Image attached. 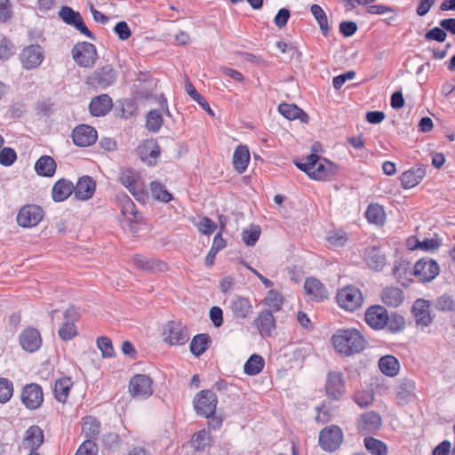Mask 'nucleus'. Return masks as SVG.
Returning <instances> with one entry per match:
<instances>
[{
	"label": "nucleus",
	"mask_w": 455,
	"mask_h": 455,
	"mask_svg": "<svg viewBox=\"0 0 455 455\" xmlns=\"http://www.w3.org/2000/svg\"><path fill=\"white\" fill-rule=\"evenodd\" d=\"M331 339L337 351L345 355L360 353L366 343L360 331L353 328L338 330Z\"/></svg>",
	"instance_id": "1"
},
{
	"label": "nucleus",
	"mask_w": 455,
	"mask_h": 455,
	"mask_svg": "<svg viewBox=\"0 0 455 455\" xmlns=\"http://www.w3.org/2000/svg\"><path fill=\"white\" fill-rule=\"evenodd\" d=\"M295 164L311 179L316 180L328 179L335 175L338 171L337 165L325 158H321L315 153L307 156L305 163L296 162Z\"/></svg>",
	"instance_id": "2"
},
{
	"label": "nucleus",
	"mask_w": 455,
	"mask_h": 455,
	"mask_svg": "<svg viewBox=\"0 0 455 455\" xmlns=\"http://www.w3.org/2000/svg\"><path fill=\"white\" fill-rule=\"evenodd\" d=\"M343 442V433L339 427L331 425L325 427L319 433V446L327 452L335 451Z\"/></svg>",
	"instance_id": "3"
},
{
	"label": "nucleus",
	"mask_w": 455,
	"mask_h": 455,
	"mask_svg": "<svg viewBox=\"0 0 455 455\" xmlns=\"http://www.w3.org/2000/svg\"><path fill=\"white\" fill-rule=\"evenodd\" d=\"M193 403L198 415L210 419L215 414L218 398L211 390H201L194 398Z\"/></svg>",
	"instance_id": "4"
},
{
	"label": "nucleus",
	"mask_w": 455,
	"mask_h": 455,
	"mask_svg": "<svg viewBox=\"0 0 455 455\" xmlns=\"http://www.w3.org/2000/svg\"><path fill=\"white\" fill-rule=\"evenodd\" d=\"M72 57L79 67L92 68L98 59V54L94 44L80 42L73 47Z\"/></svg>",
	"instance_id": "5"
},
{
	"label": "nucleus",
	"mask_w": 455,
	"mask_h": 455,
	"mask_svg": "<svg viewBox=\"0 0 455 455\" xmlns=\"http://www.w3.org/2000/svg\"><path fill=\"white\" fill-rule=\"evenodd\" d=\"M163 337L165 343L171 346H180L189 339L188 328L180 322H168L163 330Z\"/></svg>",
	"instance_id": "6"
},
{
	"label": "nucleus",
	"mask_w": 455,
	"mask_h": 455,
	"mask_svg": "<svg viewBox=\"0 0 455 455\" xmlns=\"http://www.w3.org/2000/svg\"><path fill=\"white\" fill-rule=\"evenodd\" d=\"M337 301L344 309L354 311L362 306L363 299L358 288L347 286L338 291Z\"/></svg>",
	"instance_id": "7"
},
{
	"label": "nucleus",
	"mask_w": 455,
	"mask_h": 455,
	"mask_svg": "<svg viewBox=\"0 0 455 455\" xmlns=\"http://www.w3.org/2000/svg\"><path fill=\"white\" fill-rule=\"evenodd\" d=\"M44 215L41 206L27 204L22 206L17 214V223L22 228H33L39 224Z\"/></svg>",
	"instance_id": "8"
},
{
	"label": "nucleus",
	"mask_w": 455,
	"mask_h": 455,
	"mask_svg": "<svg viewBox=\"0 0 455 455\" xmlns=\"http://www.w3.org/2000/svg\"><path fill=\"white\" fill-rule=\"evenodd\" d=\"M59 17L68 25L76 28L81 34L86 36L92 40H95V36L85 26L81 14L74 11L69 6H62L59 12Z\"/></svg>",
	"instance_id": "9"
},
{
	"label": "nucleus",
	"mask_w": 455,
	"mask_h": 455,
	"mask_svg": "<svg viewBox=\"0 0 455 455\" xmlns=\"http://www.w3.org/2000/svg\"><path fill=\"white\" fill-rule=\"evenodd\" d=\"M44 59V51L38 44H31L25 47L20 54L21 65L27 70H31L39 67Z\"/></svg>",
	"instance_id": "10"
},
{
	"label": "nucleus",
	"mask_w": 455,
	"mask_h": 455,
	"mask_svg": "<svg viewBox=\"0 0 455 455\" xmlns=\"http://www.w3.org/2000/svg\"><path fill=\"white\" fill-rule=\"evenodd\" d=\"M153 380L145 374H137L133 376L129 383V391L133 397L145 399L153 393Z\"/></svg>",
	"instance_id": "11"
},
{
	"label": "nucleus",
	"mask_w": 455,
	"mask_h": 455,
	"mask_svg": "<svg viewBox=\"0 0 455 455\" xmlns=\"http://www.w3.org/2000/svg\"><path fill=\"white\" fill-rule=\"evenodd\" d=\"M439 272V265L433 259H421L413 267V275L423 283L431 282Z\"/></svg>",
	"instance_id": "12"
},
{
	"label": "nucleus",
	"mask_w": 455,
	"mask_h": 455,
	"mask_svg": "<svg viewBox=\"0 0 455 455\" xmlns=\"http://www.w3.org/2000/svg\"><path fill=\"white\" fill-rule=\"evenodd\" d=\"M91 84L101 89H106L114 84L117 79V71L112 65H105L98 68L90 77Z\"/></svg>",
	"instance_id": "13"
},
{
	"label": "nucleus",
	"mask_w": 455,
	"mask_h": 455,
	"mask_svg": "<svg viewBox=\"0 0 455 455\" xmlns=\"http://www.w3.org/2000/svg\"><path fill=\"white\" fill-rule=\"evenodd\" d=\"M20 398L28 409H37L44 400L42 387L36 383L28 384L22 388Z\"/></svg>",
	"instance_id": "14"
},
{
	"label": "nucleus",
	"mask_w": 455,
	"mask_h": 455,
	"mask_svg": "<svg viewBox=\"0 0 455 455\" xmlns=\"http://www.w3.org/2000/svg\"><path fill=\"white\" fill-rule=\"evenodd\" d=\"M326 395L330 399L339 400L345 394V383L340 372L331 371L325 383Z\"/></svg>",
	"instance_id": "15"
},
{
	"label": "nucleus",
	"mask_w": 455,
	"mask_h": 455,
	"mask_svg": "<svg viewBox=\"0 0 455 455\" xmlns=\"http://www.w3.org/2000/svg\"><path fill=\"white\" fill-rule=\"evenodd\" d=\"M364 319L371 328L382 330L388 320V313L383 306H371L365 312Z\"/></svg>",
	"instance_id": "16"
},
{
	"label": "nucleus",
	"mask_w": 455,
	"mask_h": 455,
	"mask_svg": "<svg viewBox=\"0 0 455 455\" xmlns=\"http://www.w3.org/2000/svg\"><path fill=\"white\" fill-rule=\"evenodd\" d=\"M160 152V146L154 139L145 140L137 148L138 156L148 165L156 164Z\"/></svg>",
	"instance_id": "17"
},
{
	"label": "nucleus",
	"mask_w": 455,
	"mask_h": 455,
	"mask_svg": "<svg viewBox=\"0 0 455 455\" xmlns=\"http://www.w3.org/2000/svg\"><path fill=\"white\" fill-rule=\"evenodd\" d=\"M74 144L78 147H88L97 140V131L87 124H80L72 132Z\"/></svg>",
	"instance_id": "18"
},
{
	"label": "nucleus",
	"mask_w": 455,
	"mask_h": 455,
	"mask_svg": "<svg viewBox=\"0 0 455 455\" xmlns=\"http://www.w3.org/2000/svg\"><path fill=\"white\" fill-rule=\"evenodd\" d=\"M20 343L22 348L28 352L37 351L42 345L41 334L36 328L28 327L20 334Z\"/></svg>",
	"instance_id": "19"
},
{
	"label": "nucleus",
	"mask_w": 455,
	"mask_h": 455,
	"mask_svg": "<svg viewBox=\"0 0 455 455\" xmlns=\"http://www.w3.org/2000/svg\"><path fill=\"white\" fill-rule=\"evenodd\" d=\"M426 176V167L422 164H417L405 171L400 176V181L403 188L409 189L416 187Z\"/></svg>",
	"instance_id": "20"
},
{
	"label": "nucleus",
	"mask_w": 455,
	"mask_h": 455,
	"mask_svg": "<svg viewBox=\"0 0 455 455\" xmlns=\"http://www.w3.org/2000/svg\"><path fill=\"white\" fill-rule=\"evenodd\" d=\"M429 307L430 304L427 299H418L414 301L411 312L418 325L427 327L432 323L433 318L430 315Z\"/></svg>",
	"instance_id": "21"
},
{
	"label": "nucleus",
	"mask_w": 455,
	"mask_h": 455,
	"mask_svg": "<svg viewBox=\"0 0 455 455\" xmlns=\"http://www.w3.org/2000/svg\"><path fill=\"white\" fill-rule=\"evenodd\" d=\"M381 425L382 419L380 415L374 411L363 413L358 420L359 432L364 435L379 429Z\"/></svg>",
	"instance_id": "22"
},
{
	"label": "nucleus",
	"mask_w": 455,
	"mask_h": 455,
	"mask_svg": "<svg viewBox=\"0 0 455 455\" xmlns=\"http://www.w3.org/2000/svg\"><path fill=\"white\" fill-rule=\"evenodd\" d=\"M132 260L138 269L145 272L156 273L167 270L166 263L156 259L147 258L143 255H136L133 257Z\"/></svg>",
	"instance_id": "23"
},
{
	"label": "nucleus",
	"mask_w": 455,
	"mask_h": 455,
	"mask_svg": "<svg viewBox=\"0 0 455 455\" xmlns=\"http://www.w3.org/2000/svg\"><path fill=\"white\" fill-rule=\"evenodd\" d=\"M113 101L108 94H100L92 99L89 110L93 116H104L112 108Z\"/></svg>",
	"instance_id": "24"
},
{
	"label": "nucleus",
	"mask_w": 455,
	"mask_h": 455,
	"mask_svg": "<svg viewBox=\"0 0 455 455\" xmlns=\"http://www.w3.org/2000/svg\"><path fill=\"white\" fill-rule=\"evenodd\" d=\"M96 183L90 176L81 177L74 187L75 197L79 200L90 199L95 191Z\"/></svg>",
	"instance_id": "25"
},
{
	"label": "nucleus",
	"mask_w": 455,
	"mask_h": 455,
	"mask_svg": "<svg viewBox=\"0 0 455 455\" xmlns=\"http://www.w3.org/2000/svg\"><path fill=\"white\" fill-rule=\"evenodd\" d=\"M279 113L288 120L299 119L301 123L307 124L308 115L295 104L281 103L278 106Z\"/></svg>",
	"instance_id": "26"
},
{
	"label": "nucleus",
	"mask_w": 455,
	"mask_h": 455,
	"mask_svg": "<svg viewBox=\"0 0 455 455\" xmlns=\"http://www.w3.org/2000/svg\"><path fill=\"white\" fill-rule=\"evenodd\" d=\"M255 325L263 335L270 336L275 328V320L270 310H264L255 319Z\"/></svg>",
	"instance_id": "27"
},
{
	"label": "nucleus",
	"mask_w": 455,
	"mask_h": 455,
	"mask_svg": "<svg viewBox=\"0 0 455 455\" xmlns=\"http://www.w3.org/2000/svg\"><path fill=\"white\" fill-rule=\"evenodd\" d=\"M44 443V433L38 426L28 427L25 433L24 445L31 451L37 450Z\"/></svg>",
	"instance_id": "28"
},
{
	"label": "nucleus",
	"mask_w": 455,
	"mask_h": 455,
	"mask_svg": "<svg viewBox=\"0 0 455 455\" xmlns=\"http://www.w3.org/2000/svg\"><path fill=\"white\" fill-rule=\"evenodd\" d=\"M304 289L307 294L313 296V298L319 301L328 296V291L324 285L316 278L308 277L304 283Z\"/></svg>",
	"instance_id": "29"
},
{
	"label": "nucleus",
	"mask_w": 455,
	"mask_h": 455,
	"mask_svg": "<svg viewBox=\"0 0 455 455\" xmlns=\"http://www.w3.org/2000/svg\"><path fill=\"white\" fill-rule=\"evenodd\" d=\"M250 162L249 148L245 145H239L233 155V165L238 173H243L246 171Z\"/></svg>",
	"instance_id": "30"
},
{
	"label": "nucleus",
	"mask_w": 455,
	"mask_h": 455,
	"mask_svg": "<svg viewBox=\"0 0 455 455\" xmlns=\"http://www.w3.org/2000/svg\"><path fill=\"white\" fill-rule=\"evenodd\" d=\"M74 192V185L68 180L60 179L52 187V195L55 202L66 200Z\"/></svg>",
	"instance_id": "31"
},
{
	"label": "nucleus",
	"mask_w": 455,
	"mask_h": 455,
	"mask_svg": "<svg viewBox=\"0 0 455 455\" xmlns=\"http://www.w3.org/2000/svg\"><path fill=\"white\" fill-rule=\"evenodd\" d=\"M403 299V291L398 287L387 286L381 292V299L388 307H398Z\"/></svg>",
	"instance_id": "32"
},
{
	"label": "nucleus",
	"mask_w": 455,
	"mask_h": 455,
	"mask_svg": "<svg viewBox=\"0 0 455 455\" xmlns=\"http://www.w3.org/2000/svg\"><path fill=\"white\" fill-rule=\"evenodd\" d=\"M230 308L236 318H247L252 313L250 300L244 297H237L231 301Z\"/></svg>",
	"instance_id": "33"
},
{
	"label": "nucleus",
	"mask_w": 455,
	"mask_h": 455,
	"mask_svg": "<svg viewBox=\"0 0 455 455\" xmlns=\"http://www.w3.org/2000/svg\"><path fill=\"white\" fill-rule=\"evenodd\" d=\"M56 167L54 159L49 156H42L35 164L36 173L42 177H52Z\"/></svg>",
	"instance_id": "34"
},
{
	"label": "nucleus",
	"mask_w": 455,
	"mask_h": 455,
	"mask_svg": "<svg viewBox=\"0 0 455 455\" xmlns=\"http://www.w3.org/2000/svg\"><path fill=\"white\" fill-rule=\"evenodd\" d=\"M379 368L385 375L394 377L399 372L400 363L395 356L387 355L380 357Z\"/></svg>",
	"instance_id": "35"
},
{
	"label": "nucleus",
	"mask_w": 455,
	"mask_h": 455,
	"mask_svg": "<svg viewBox=\"0 0 455 455\" xmlns=\"http://www.w3.org/2000/svg\"><path fill=\"white\" fill-rule=\"evenodd\" d=\"M365 261L370 268L379 271L386 264V257L379 249L372 247L367 250Z\"/></svg>",
	"instance_id": "36"
},
{
	"label": "nucleus",
	"mask_w": 455,
	"mask_h": 455,
	"mask_svg": "<svg viewBox=\"0 0 455 455\" xmlns=\"http://www.w3.org/2000/svg\"><path fill=\"white\" fill-rule=\"evenodd\" d=\"M211 343V339L208 334L201 333L194 336L190 343V352L195 356H200L203 355L209 347V344Z\"/></svg>",
	"instance_id": "37"
},
{
	"label": "nucleus",
	"mask_w": 455,
	"mask_h": 455,
	"mask_svg": "<svg viewBox=\"0 0 455 455\" xmlns=\"http://www.w3.org/2000/svg\"><path fill=\"white\" fill-rule=\"evenodd\" d=\"M72 385L70 378H62L55 381L53 392L58 402L65 403L67 401Z\"/></svg>",
	"instance_id": "38"
},
{
	"label": "nucleus",
	"mask_w": 455,
	"mask_h": 455,
	"mask_svg": "<svg viewBox=\"0 0 455 455\" xmlns=\"http://www.w3.org/2000/svg\"><path fill=\"white\" fill-rule=\"evenodd\" d=\"M265 365L263 357L259 355L253 354L246 361L243 366V371L249 376H254L259 373Z\"/></svg>",
	"instance_id": "39"
},
{
	"label": "nucleus",
	"mask_w": 455,
	"mask_h": 455,
	"mask_svg": "<svg viewBox=\"0 0 455 455\" xmlns=\"http://www.w3.org/2000/svg\"><path fill=\"white\" fill-rule=\"evenodd\" d=\"M310 12L317 21L322 34L324 36H327L329 35L330 28L328 25L327 15L325 14L323 8L320 5L314 4L310 7Z\"/></svg>",
	"instance_id": "40"
},
{
	"label": "nucleus",
	"mask_w": 455,
	"mask_h": 455,
	"mask_svg": "<svg viewBox=\"0 0 455 455\" xmlns=\"http://www.w3.org/2000/svg\"><path fill=\"white\" fill-rule=\"evenodd\" d=\"M363 443L371 455H387V446L384 442L369 436L364 438Z\"/></svg>",
	"instance_id": "41"
},
{
	"label": "nucleus",
	"mask_w": 455,
	"mask_h": 455,
	"mask_svg": "<svg viewBox=\"0 0 455 455\" xmlns=\"http://www.w3.org/2000/svg\"><path fill=\"white\" fill-rule=\"evenodd\" d=\"M365 216L369 222L376 225H382L386 218L384 209L377 204H371L368 206Z\"/></svg>",
	"instance_id": "42"
},
{
	"label": "nucleus",
	"mask_w": 455,
	"mask_h": 455,
	"mask_svg": "<svg viewBox=\"0 0 455 455\" xmlns=\"http://www.w3.org/2000/svg\"><path fill=\"white\" fill-rule=\"evenodd\" d=\"M193 447L196 451H204L212 443V435L209 431L203 429L194 434L191 440Z\"/></svg>",
	"instance_id": "43"
},
{
	"label": "nucleus",
	"mask_w": 455,
	"mask_h": 455,
	"mask_svg": "<svg viewBox=\"0 0 455 455\" xmlns=\"http://www.w3.org/2000/svg\"><path fill=\"white\" fill-rule=\"evenodd\" d=\"M100 422L92 418V417H87L84 419V422L82 426V433L84 435L85 437L88 439H92L96 437L100 434Z\"/></svg>",
	"instance_id": "44"
},
{
	"label": "nucleus",
	"mask_w": 455,
	"mask_h": 455,
	"mask_svg": "<svg viewBox=\"0 0 455 455\" xmlns=\"http://www.w3.org/2000/svg\"><path fill=\"white\" fill-rule=\"evenodd\" d=\"M152 196L158 201L168 203L172 199V194L166 190L164 185L158 181H152L150 184Z\"/></svg>",
	"instance_id": "45"
},
{
	"label": "nucleus",
	"mask_w": 455,
	"mask_h": 455,
	"mask_svg": "<svg viewBox=\"0 0 455 455\" xmlns=\"http://www.w3.org/2000/svg\"><path fill=\"white\" fill-rule=\"evenodd\" d=\"M385 327L391 333L399 332L405 327L404 317L397 313H392L388 315V320Z\"/></svg>",
	"instance_id": "46"
},
{
	"label": "nucleus",
	"mask_w": 455,
	"mask_h": 455,
	"mask_svg": "<svg viewBox=\"0 0 455 455\" xmlns=\"http://www.w3.org/2000/svg\"><path fill=\"white\" fill-rule=\"evenodd\" d=\"M435 307L441 312H453L455 311V299L451 295L444 293L436 298Z\"/></svg>",
	"instance_id": "47"
},
{
	"label": "nucleus",
	"mask_w": 455,
	"mask_h": 455,
	"mask_svg": "<svg viewBox=\"0 0 455 455\" xmlns=\"http://www.w3.org/2000/svg\"><path fill=\"white\" fill-rule=\"evenodd\" d=\"M264 303L273 311H279L283 304V295L276 290L267 291Z\"/></svg>",
	"instance_id": "48"
},
{
	"label": "nucleus",
	"mask_w": 455,
	"mask_h": 455,
	"mask_svg": "<svg viewBox=\"0 0 455 455\" xmlns=\"http://www.w3.org/2000/svg\"><path fill=\"white\" fill-rule=\"evenodd\" d=\"M163 124V116L158 110H151L147 115L146 127L149 132H157Z\"/></svg>",
	"instance_id": "49"
},
{
	"label": "nucleus",
	"mask_w": 455,
	"mask_h": 455,
	"mask_svg": "<svg viewBox=\"0 0 455 455\" xmlns=\"http://www.w3.org/2000/svg\"><path fill=\"white\" fill-rule=\"evenodd\" d=\"M260 235V228L257 225H251L249 229L242 232V239L248 246H253L259 240Z\"/></svg>",
	"instance_id": "50"
},
{
	"label": "nucleus",
	"mask_w": 455,
	"mask_h": 455,
	"mask_svg": "<svg viewBox=\"0 0 455 455\" xmlns=\"http://www.w3.org/2000/svg\"><path fill=\"white\" fill-rule=\"evenodd\" d=\"M13 384L6 378H0V403H7L12 396Z\"/></svg>",
	"instance_id": "51"
},
{
	"label": "nucleus",
	"mask_w": 455,
	"mask_h": 455,
	"mask_svg": "<svg viewBox=\"0 0 455 455\" xmlns=\"http://www.w3.org/2000/svg\"><path fill=\"white\" fill-rule=\"evenodd\" d=\"M347 240V234L341 230L331 231L327 236V241L330 243V244L336 248L344 246Z\"/></svg>",
	"instance_id": "52"
},
{
	"label": "nucleus",
	"mask_w": 455,
	"mask_h": 455,
	"mask_svg": "<svg viewBox=\"0 0 455 455\" xmlns=\"http://www.w3.org/2000/svg\"><path fill=\"white\" fill-rule=\"evenodd\" d=\"M58 334L63 341H68L77 334V330L72 322H64L58 330Z\"/></svg>",
	"instance_id": "53"
},
{
	"label": "nucleus",
	"mask_w": 455,
	"mask_h": 455,
	"mask_svg": "<svg viewBox=\"0 0 455 455\" xmlns=\"http://www.w3.org/2000/svg\"><path fill=\"white\" fill-rule=\"evenodd\" d=\"M15 47L13 44L6 37H3L0 41V60L5 61L14 55Z\"/></svg>",
	"instance_id": "54"
},
{
	"label": "nucleus",
	"mask_w": 455,
	"mask_h": 455,
	"mask_svg": "<svg viewBox=\"0 0 455 455\" xmlns=\"http://www.w3.org/2000/svg\"><path fill=\"white\" fill-rule=\"evenodd\" d=\"M97 347L101 351L103 357H112L115 350L111 340L108 337H100L97 339Z\"/></svg>",
	"instance_id": "55"
},
{
	"label": "nucleus",
	"mask_w": 455,
	"mask_h": 455,
	"mask_svg": "<svg viewBox=\"0 0 455 455\" xmlns=\"http://www.w3.org/2000/svg\"><path fill=\"white\" fill-rule=\"evenodd\" d=\"M120 443V437L116 433H107L102 436L103 446L109 451H116Z\"/></svg>",
	"instance_id": "56"
},
{
	"label": "nucleus",
	"mask_w": 455,
	"mask_h": 455,
	"mask_svg": "<svg viewBox=\"0 0 455 455\" xmlns=\"http://www.w3.org/2000/svg\"><path fill=\"white\" fill-rule=\"evenodd\" d=\"M98 451L95 442L87 439L79 446L75 455H97Z\"/></svg>",
	"instance_id": "57"
},
{
	"label": "nucleus",
	"mask_w": 455,
	"mask_h": 455,
	"mask_svg": "<svg viewBox=\"0 0 455 455\" xmlns=\"http://www.w3.org/2000/svg\"><path fill=\"white\" fill-rule=\"evenodd\" d=\"M17 159V154L12 148H4L0 151V164L4 166L12 165Z\"/></svg>",
	"instance_id": "58"
},
{
	"label": "nucleus",
	"mask_w": 455,
	"mask_h": 455,
	"mask_svg": "<svg viewBox=\"0 0 455 455\" xmlns=\"http://www.w3.org/2000/svg\"><path fill=\"white\" fill-rule=\"evenodd\" d=\"M122 213L124 217L130 218V216L133 217V220H137L138 212L136 211V207L134 203L128 197L124 196L122 200Z\"/></svg>",
	"instance_id": "59"
},
{
	"label": "nucleus",
	"mask_w": 455,
	"mask_h": 455,
	"mask_svg": "<svg viewBox=\"0 0 455 455\" xmlns=\"http://www.w3.org/2000/svg\"><path fill=\"white\" fill-rule=\"evenodd\" d=\"M447 34L443 30V28L441 27H435L434 28L428 30L425 34V38L428 41H436L439 43H443L446 40Z\"/></svg>",
	"instance_id": "60"
},
{
	"label": "nucleus",
	"mask_w": 455,
	"mask_h": 455,
	"mask_svg": "<svg viewBox=\"0 0 455 455\" xmlns=\"http://www.w3.org/2000/svg\"><path fill=\"white\" fill-rule=\"evenodd\" d=\"M128 190L137 201L142 204H145L147 202L148 193L142 188V184L140 181L136 183V186H132Z\"/></svg>",
	"instance_id": "61"
},
{
	"label": "nucleus",
	"mask_w": 455,
	"mask_h": 455,
	"mask_svg": "<svg viewBox=\"0 0 455 455\" xmlns=\"http://www.w3.org/2000/svg\"><path fill=\"white\" fill-rule=\"evenodd\" d=\"M114 31L120 40H126L131 36V29L125 21H119L114 27Z\"/></svg>",
	"instance_id": "62"
},
{
	"label": "nucleus",
	"mask_w": 455,
	"mask_h": 455,
	"mask_svg": "<svg viewBox=\"0 0 455 455\" xmlns=\"http://www.w3.org/2000/svg\"><path fill=\"white\" fill-rule=\"evenodd\" d=\"M414 388V382L411 380H406L400 384L397 396L401 399H405L412 394Z\"/></svg>",
	"instance_id": "63"
},
{
	"label": "nucleus",
	"mask_w": 455,
	"mask_h": 455,
	"mask_svg": "<svg viewBox=\"0 0 455 455\" xmlns=\"http://www.w3.org/2000/svg\"><path fill=\"white\" fill-rule=\"evenodd\" d=\"M217 228V225L208 217H203L199 222V230L204 235L212 234Z\"/></svg>",
	"instance_id": "64"
}]
</instances>
